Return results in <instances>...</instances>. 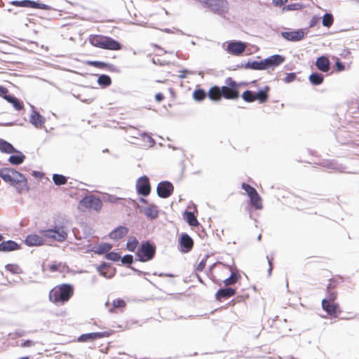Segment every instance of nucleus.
<instances>
[{
	"instance_id": "3",
	"label": "nucleus",
	"mask_w": 359,
	"mask_h": 359,
	"mask_svg": "<svg viewBox=\"0 0 359 359\" xmlns=\"http://www.w3.org/2000/svg\"><path fill=\"white\" fill-rule=\"evenodd\" d=\"M337 298L334 293H330L322 300L323 309L332 318H337L341 313L339 304L335 302Z\"/></svg>"
},
{
	"instance_id": "53",
	"label": "nucleus",
	"mask_w": 359,
	"mask_h": 359,
	"mask_svg": "<svg viewBox=\"0 0 359 359\" xmlns=\"http://www.w3.org/2000/svg\"><path fill=\"white\" fill-rule=\"evenodd\" d=\"M34 345V342L32 340H26L25 341H23L22 343H21V344L20 345V347H22V348H26V347H31V346H33Z\"/></svg>"
},
{
	"instance_id": "27",
	"label": "nucleus",
	"mask_w": 359,
	"mask_h": 359,
	"mask_svg": "<svg viewBox=\"0 0 359 359\" xmlns=\"http://www.w3.org/2000/svg\"><path fill=\"white\" fill-rule=\"evenodd\" d=\"M229 275V276L224 278L222 281L226 286L235 284L241 278V275L232 269Z\"/></svg>"
},
{
	"instance_id": "62",
	"label": "nucleus",
	"mask_w": 359,
	"mask_h": 359,
	"mask_svg": "<svg viewBox=\"0 0 359 359\" xmlns=\"http://www.w3.org/2000/svg\"><path fill=\"white\" fill-rule=\"evenodd\" d=\"M249 297V296L247 294L245 296H238L236 297V299L238 302H240L241 300H244L245 299H248Z\"/></svg>"
},
{
	"instance_id": "34",
	"label": "nucleus",
	"mask_w": 359,
	"mask_h": 359,
	"mask_svg": "<svg viewBox=\"0 0 359 359\" xmlns=\"http://www.w3.org/2000/svg\"><path fill=\"white\" fill-rule=\"evenodd\" d=\"M4 98L8 102L11 103L16 110H20L22 109V103L20 102L17 98L11 95H4Z\"/></svg>"
},
{
	"instance_id": "19",
	"label": "nucleus",
	"mask_w": 359,
	"mask_h": 359,
	"mask_svg": "<svg viewBox=\"0 0 359 359\" xmlns=\"http://www.w3.org/2000/svg\"><path fill=\"white\" fill-rule=\"evenodd\" d=\"M20 249V245L16 242L9 240L0 243V252H10Z\"/></svg>"
},
{
	"instance_id": "60",
	"label": "nucleus",
	"mask_w": 359,
	"mask_h": 359,
	"mask_svg": "<svg viewBox=\"0 0 359 359\" xmlns=\"http://www.w3.org/2000/svg\"><path fill=\"white\" fill-rule=\"evenodd\" d=\"M8 93V90L2 86H0V96L2 95H7L6 93Z\"/></svg>"
},
{
	"instance_id": "56",
	"label": "nucleus",
	"mask_w": 359,
	"mask_h": 359,
	"mask_svg": "<svg viewBox=\"0 0 359 359\" xmlns=\"http://www.w3.org/2000/svg\"><path fill=\"white\" fill-rule=\"evenodd\" d=\"M287 2V0H273L272 3L275 6H281L285 4Z\"/></svg>"
},
{
	"instance_id": "57",
	"label": "nucleus",
	"mask_w": 359,
	"mask_h": 359,
	"mask_svg": "<svg viewBox=\"0 0 359 359\" xmlns=\"http://www.w3.org/2000/svg\"><path fill=\"white\" fill-rule=\"evenodd\" d=\"M24 158H9L11 163L13 165H19L23 162Z\"/></svg>"
},
{
	"instance_id": "63",
	"label": "nucleus",
	"mask_w": 359,
	"mask_h": 359,
	"mask_svg": "<svg viewBox=\"0 0 359 359\" xmlns=\"http://www.w3.org/2000/svg\"><path fill=\"white\" fill-rule=\"evenodd\" d=\"M187 72H187V70H183V71H182V74H180V75L179 76H180V78H181V79H184V78H185V77H186V74H187Z\"/></svg>"
},
{
	"instance_id": "6",
	"label": "nucleus",
	"mask_w": 359,
	"mask_h": 359,
	"mask_svg": "<svg viewBox=\"0 0 359 359\" xmlns=\"http://www.w3.org/2000/svg\"><path fill=\"white\" fill-rule=\"evenodd\" d=\"M102 201L94 196H87L83 197L79 203L78 208L82 212L87 210L100 211L102 208Z\"/></svg>"
},
{
	"instance_id": "39",
	"label": "nucleus",
	"mask_w": 359,
	"mask_h": 359,
	"mask_svg": "<svg viewBox=\"0 0 359 359\" xmlns=\"http://www.w3.org/2000/svg\"><path fill=\"white\" fill-rule=\"evenodd\" d=\"M53 180L56 185H63L65 184L67 182V178L62 175L59 174H54L53 175Z\"/></svg>"
},
{
	"instance_id": "36",
	"label": "nucleus",
	"mask_w": 359,
	"mask_h": 359,
	"mask_svg": "<svg viewBox=\"0 0 359 359\" xmlns=\"http://www.w3.org/2000/svg\"><path fill=\"white\" fill-rule=\"evenodd\" d=\"M5 269L13 274H20L22 272L20 266L16 264H8L5 266Z\"/></svg>"
},
{
	"instance_id": "61",
	"label": "nucleus",
	"mask_w": 359,
	"mask_h": 359,
	"mask_svg": "<svg viewBox=\"0 0 359 359\" xmlns=\"http://www.w3.org/2000/svg\"><path fill=\"white\" fill-rule=\"evenodd\" d=\"M267 259H268V262H269V273H271V271H272V261H273V258L271 257L269 258V257H267Z\"/></svg>"
},
{
	"instance_id": "11",
	"label": "nucleus",
	"mask_w": 359,
	"mask_h": 359,
	"mask_svg": "<svg viewBox=\"0 0 359 359\" xmlns=\"http://www.w3.org/2000/svg\"><path fill=\"white\" fill-rule=\"evenodd\" d=\"M114 333L113 330H109L104 332H92L81 334L78 340L81 342H86L88 341H94L97 339L109 337Z\"/></svg>"
},
{
	"instance_id": "42",
	"label": "nucleus",
	"mask_w": 359,
	"mask_h": 359,
	"mask_svg": "<svg viewBox=\"0 0 359 359\" xmlns=\"http://www.w3.org/2000/svg\"><path fill=\"white\" fill-rule=\"evenodd\" d=\"M242 97L245 102H252L255 100V94L250 90H246L243 93Z\"/></svg>"
},
{
	"instance_id": "37",
	"label": "nucleus",
	"mask_w": 359,
	"mask_h": 359,
	"mask_svg": "<svg viewBox=\"0 0 359 359\" xmlns=\"http://www.w3.org/2000/svg\"><path fill=\"white\" fill-rule=\"evenodd\" d=\"M309 81L313 85H319L323 81V76L319 73H313L309 76Z\"/></svg>"
},
{
	"instance_id": "15",
	"label": "nucleus",
	"mask_w": 359,
	"mask_h": 359,
	"mask_svg": "<svg viewBox=\"0 0 359 359\" xmlns=\"http://www.w3.org/2000/svg\"><path fill=\"white\" fill-rule=\"evenodd\" d=\"M46 241V237L41 233V235L32 233L25 238V243L28 246H39L44 245Z\"/></svg>"
},
{
	"instance_id": "33",
	"label": "nucleus",
	"mask_w": 359,
	"mask_h": 359,
	"mask_svg": "<svg viewBox=\"0 0 359 359\" xmlns=\"http://www.w3.org/2000/svg\"><path fill=\"white\" fill-rule=\"evenodd\" d=\"M112 248V245L109 243H101L95 247L94 252L98 255H102L108 253V252Z\"/></svg>"
},
{
	"instance_id": "16",
	"label": "nucleus",
	"mask_w": 359,
	"mask_h": 359,
	"mask_svg": "<svg viewBox=\"0 0 359 359\" xmlns=\"http://www.w3.org/2000/svg\"><path fill=\"white\" fill-rule=\"evenodd\" d=\"M285 61V57L280 55H273L264 60L266 69H273Z\"/></svg>"
},
{
	"instance_id": "21",
	"label": "nucleus",
	"mask_w": 359,
	"mask_h": 359,
	"mask_svg": "<svg viewBox=\"0 0 359 359\" xmlns=\"http://www.w3.org/2000/svg\"><path fill=\"white\" fill-rule=\"evenodd\" d=\"M315 65L320 71L327 72L330 69V62L326 56H320L317 58Z\"/></svg>"
},
{
	"instance_id": "54",
	"label": "nucleus",
	"mask_w": 359,
	"mask_h": 359,
	"mask_svg": "<svg viewBox=\"0 0 359 359\" xmlns=\"http://www.w3.org/2000/svg\"><path fill=\"white\" fill-rule=\"evenodd\" d=\"M88 64L97 67H102L105 66V64L104 62L97 61H89L88 62Z\"/></svg>"
},
{
	"instance_id": "31",
	"label": "nucleus",
	"mask_w": 359,
	"mask_h": 359,
	"mask_svg": "<svg viewBox=\"0 0 359 359\" xmlns=\"http://www.w3.org/2000/svg\"><path fill=\"white\" fill-rule=\"evenodd\" d=\"M247 67L256 70L266 69L264 60L260 61L248 62L246 65Z\"/></svg>"
},
{
	"instance_id": "28",
	"label": "nucleus",
	"mask_w": 359,
	"mask_h": 359,
	"mask_svg": "<svg viewBox=\"0 0 359 359\" xmlns=\"http://www.w3.org/2000/svg\"><path fill=\"white\" fill-rule=\"evenodd\" d=\"M143 212L147 217L151 219H156L158 216V208L154 205H150L144 208Z\"/></svg>"
},
{
	"instance_id": "41",
	"label": "nucleus",
	"mask_w": 359,
	"mask_h": 359,
	"mask_svg": "<svg viewBox=\"0 0 359 359\" xmlns=\"http://www.w3.org/2000/svg\"><path fill=\"white\" fill-rule=\"evenodd\" d=\"M138 241L135 237H130L127 242V248L131 252H134L137 247Z\"/></svg>"
},
{
	"instance_id": "51",
	"label": "nucleus",
	"mask_w": 359,
	"mask_h": 359,
	"mask_svg": "<svg viewBox=\"0 0 359 359\" xmlns=\"http://www.w3.org/2000/svg\"><path fill=\"white\" fill-rule=\"evenodd\" d=\"M143 140L149 147H151L154 144V140L149 135H144L143 136Z\"/></svg>"
},
{
	"instance_id": "8",
	"label": "nucleus",
	"mask_w": 359,
	"mask_h": 359,
	"mask_svg": "<svg viewBox=\"0 0 359 359\" xmlns=\"http://www.w3.org/2000/svg\"><path fill=\"white\" fill-rule=\"evenodd\" d=\"M222 46L227 53L239 56L244 53L247 43L241 41L233 40L223 43Z\"/></svg>"
},
{
	"instance_id": "50",
	"label": "nucleus",
	"mask_w": 359,
	"mask_h": 359,
	"mask_svg": "<svg viewBox=\"0 0 359 359\" xmlns=\"http://www.w3.org/2000/svg\"><path fill=\"white\" fill-rule=\"evenodd\" d=\"M121 262L123 264H130L133 262V257L130 255H126L121 258Z\"/></svg>"
},
{
	"instance_id": "26",
	"label": "nucleus",
	"mask_w": 359,
	"mask_h": 359,
	"mask_svg": "<svg viewBox=\"0 0 359 359\" xmlns=\"http://www.w3.org/2000/svg\"><path fill=\"white\" fill-rule=\"evenodd\" d=\"M180 243L184 248V252L190 251L194 245L192 238L187 234H183L180 238Z\"/></svg>"
},
{
	"instance_id": "23",
	"label": "nucleus",
	"mask_w": 359,
	"mask_h": 359,
	"mask_svg": "<svg viewBox=\"0 0 359 359\" xmlns=\"http://www.w3.org/2000/svg\"><path fill=\"white\" fill-rule=\"evenodd\" d=\"M236 294V290L231 287H226L218 290L216 293L217 299L221 301L222 299L229 298Z\"/></svg>"
},
{
	"instance_id": "29",
	"label": "nucleus",
	"mask_w": 359,
	"mask_h": 359,
	"mask_svg": "<svg viewBox=\"0 0 359 359\" xmlns=\"http://www.w3.org/2000/svg\"><path fill=\"white\" fill-rule=\"evenodd\" d=\"M184 218L191 226H198L199 225L196 217L191 212H184Z\"/></svg>"
},
{
	"instance_id": "46",
	"label": "nucleus",
	"mask_w": 359,
	"mask_h": 359,
	"mask_svg": "<svg viewBox=\"0 0 359 359\" xmlns=\"http://www.w3.org/2000/svg\"><path fill=\"white\" fill-rule=\"evenodd\" d=\"M255 94V100H258L260 103H263L266 101L268 98V95L264 91H259L257 93Z\"/></svg>"
},
{
	"instance_id": "25",
	"label": "nucleus",
	"mask_w": 359,
	"mask_h": 359,
	"mask_svg": "<svg viewBox=\"0 0 359 359\" xmlns=\"http://www.w3.org/2000/svg\"><path fill=\"white\" fill-rule=\"evenodd\" d=\"M342 280L341 278H332L329 280V283L326 288V295H329L330 293H334L337 297V292L336 288L338 287L339 283Z\"/></svg>"
},
{
	"instance_id": "1",
	"label": "nucleus",
	"mask_w": 359,
	"mask_h": 359,
	"mask_svg": "<svg viewBox=\"0 0 359 359\" xmlns=\"http://www.w3.org/2000/svg\"><path fill=\"white\" fill-rule=\"evenodd\" d=\"M226 84L228 86H222V88L214 86L211 88L208 93L210 99L213 101H219L222 97L228 100L238 99L239 96L238 92V84L230 78L228 79Z\"/></svg>"
},
{
	"instance_id": "32",
	"label": "nucleus",
	"mask_w": 359,
	"mask_h": 359,
	"mask_svg": "<svg viewBox=\"0 0 359 359\" xmlns=\"http://www.w3.org/2000/svg\"><path fill=\"white\" fill-rule=\"evenodd\" d=\"M126 306V302L122 299H116L112 302V307L109 309L111 313H115L116 309L125 308Z\"/></svg>"
},
{
	"instance_id": "18",
	"label": "nucleus",
	"mask_w": 359,
	"mask_h": 359,
	"mask_svg": "<svg viewBox=\"0 0 359 359\" xmlns=\"http://www.w3.org/2000/svg\"><path fill=\"white\" fill-rule=\"evenodd\" d=\"M100 48L118 50L121 48V46L116 41L111 38L104 36Z\"/></svg>"
},
{
	"instance_id": "22",
	"label": "nucleus",
	"mask_w": 359,
	"mask_h": 359,
	"mask_svg": "<svg viewBox=\"0 0 359 359\" xmlns=\"http://www.w3.org/2000/svg\"><path fill=\"white\" fill-rule=\"evenodd\" d=\"M128 233L127 227L119 226L109 233V237L113 240H118L125 237Z\"/></svg>"
},
{
	"instance_id": "30",
	"label": "nucleus",
	"mask_w": 359,
	"mask_h": 359,
	"mask_svg": "<svg viewBox=\"0 0 359 359\" xmlns=\"http://www.w3.org/2000/svg\"><path fill=\"white\" fill-rule=\"evenodd\" d=\"M251 204L253 207H255L257 210H260L262 208V201L260 196L256 191V193L253 194V195H250V196Z\"/></svg>"
},
{
	"instance_id": "59",
	"label": "nucleus",
	"mask_w": 359,
	"mask_h": 359,
	"mask_svg": "<svg viewBox=\"0 0 359 359\" xmlns=\"http://www.w3.org/2000/svg\"><path fill=\"white\" fill-rule=\"evenodd\" d=\"M163 97H163V94H161V93H157V94L155 95V100H156V102H161V101L163 100Z\"/></svg>"
},
{
	"instance_id": "14",
	"label": "nucleus",
	"mask_w": 359,
	"mask_h": 359,
	"mask_svg": "<svg viewBox=\"0 0 359 359\" xmlns=\"http://www.w3.org/2000/svg\"><path fill=\"white\" fill-rule=\"evenodd\" d=\"M174 187L170 182H162L157 186V194L161 198H166L173 192Z\"/></svg>"
},
{
	"instance_id": "64",
	"label": "nucleus",
	"mask_w": 359,
	"mask_h": 359,
	"mask_svg": "<svg viewBox=\"0 0 359 359\" xmlns=\"http://www.w3.org/2000/svg\"><path fill=\"white\" fill-rule=\"evenodd\" d=\"M13 335H15L16 337H18L23 336V334L22 333L15 332V333L13 334Z\"/></svg>"
},
{
	"instance_id": "49",
	"label": "nucleus",
	"mask_w": 359,
	"mask_h": 359,
	"mask_svg": "<svg viewBox=\"0 0 359 359\" xmlns=\"http://www.w3.org/2000/svg\"><path fill=\"white\" fill-rule=\"evenodd\" d=\"M62 267L61 263L53 262L49 266V270L51 272L60 271Z\"/></svg>"
},
{
	"instance_id": "35",
	"label": "nucleus",
	"mask_w": 359,
	"mask_h": 359,
	"mask_svg": "<svg viewBox=\"0 0 359 359\" xmlns=\"http://www.w3.org/2000/svg\"><path fill=\"white\" fill-rule=\"evenodd\" d=\"M104 36L101 35H93L89 38L90 43L95 47L100 48L102 43V41L104 39Z\"/></svg>"
},
{
	"instance_id": "2",
	"label": "nucleus",
	"mask_w": 359,
	"mask_h": 359,
	"mask_svg": "<svg viewBox=\"0 0 359 359\" xmlns=\"http://www.w3.org/2000/svg\"><path fill=\"white\" fill-rule=\"evenodd\" d=\"M74 288L68 283L58 285L52 288L48 294L49 300L54 304H65L74 295Z\"/></svg>"
},
{
	"instance_id": "45",
	"label": "nucleus",
	"mask_w": 359,
	"mask_h": 359,
	"mask_svg": "<svg viewBox=\"0 0 359 359\" xmlns=\"http://www.w3.org/2000/svg\"><path fill=\"white\" fill-rule=\"evenodd\" d=\"M193 97H194V100H196L197 101H201L205 98V93L202 90H197L194 92Z\"/></svg>"
},
{
	"instance_id": "47",
	"label": "nucleus",
	"mask_w": 359,
	"mask_h": 359,
	"mask_svg": "<svg viewBox=\"0 0 359 359\" xmlns=\"http://www.w3.org/2000/svg\"><path fill=\"white\" fill-rule=\"evenodd\" d=\"M242 188L245 191L248 196H250V195H253V194L256 193L257 191V190L254 187L246 183L242 184Z\"/></svg>"
},
{
	"instance_id": "38",
	"label": "nucleus",
	"mask_w": 359,
	"mask_h": 359,
	"mask_svg": "<svg viewBox=\"0 0 359 359\" xmlns=\"http://www.w3.org/2000/svg\"><path fill=\"white\" fill-rule=\"evenodd\" d=\"M303 4L299 3H294L285 6L282 11L283 12L290 11H298L303 8Z\"/></svg>"
},
{
	"instance_id": "7",
	"label": "nucleus",
	"mask_w": 359,
	"mask_h": 359,
	"mask_svg": "<svg viewBox=\"0 0 359 359\" xmlns=\"http://www.w3.org/2000/svg\"><path fill=\"white\" fill-rule=\"evenodd\" d=\"M156 253V247L149 241L142 243L136 252V256L140 262H146L152 259Z\"/></svg>"
},
{
	"instance_id": "17",
	"label": "nucleus",
	"mask_w": 359,
	"mask_h": 359,
	"mask_svg": "<svg viewBox=\"0 0 359 359\" xmlns=\"http://www.w3.org/2000/svg\"><path fill=\"white\" fill-rule=\"evenodd\" d=\"M0 151L4 152L8 154H11L13 153H16L18 154H21V153L15 149V148L8 143V142L0 139ZM10 157H25L24 155H18V156H11Z\"/></svg>"
},
{
	"instance_id": "10",
	"label": "nucleus",
	"mask_w": 359,
	"mask_h": 359,
	"mask_svg": "<svg viewBox=\"0 0 359 359\" xmlns=\"http://www.w3.org/2000/svg\"><path fill=\"white\" fill-rule=\"evenodd\" d=\"M202 3L205 6L218 13H224L227 9L226 0H205L203 1Z\"/></svg>"
},
{
	"instance_id": "52",
	"label": "nucleus",
	"mask_w": 359,
	"mask_h": 359,
	"mask_svg": "<svg viewBox=\"0 0 359 359\" xmlns=\"http://www.w3.org/2000/svg\"><path fill=\"white\" fill-rule=\"evenodd\" d=\"M296 78V75L294 73L287 74L286 76L284 79V81L285 83H290L293 81Z\"/></svg>"
},
{
	"instance_id": "5",
	"label": "nucleus",
	"mask_w": 359,
	"mask_h": 359,
	"mask_svg": "<svg viewBox=\"0 0 359 359\" xmlns=\"http://www.w3.org/2000/svg\"><path fill=\"white\" fill-rule=\"evenodd\" d=\"M231 271L230 266L222 263L215 264L210 271V276L213 282L219 284Z\"/></svg>"
},
{
	"instance_id": "48",
	"label": "nucleus",
	"mask_w": 359,
	"mask_h": 359,
	"mask_svg": "<svg viewBox=\"0 0 359 359\" xmlns=\"http://www.w3.org/2000/svg\"><path fill=\"white\" fill-rule=\"evenodd\" d=\"M97 269L101 275L106 276V277L111 276H107L108 271L110 269V266L109 265H107L106 264H102L97 268Z\"/></svg>"
},
{
	"instance_id": "40",
	"label": "nucleus",
	"mask_w": 359,
	"mask_h": 359,
	"mask_svg": "<svg viewBox=\"0 0 359 359\" xmlns=\"http://www.w3.org/2000/svg\"><path fill=\"white\" fill-rule=\"evenodd\" d=\"M97 83L100 86H109L111 83V80L109 76L105 75V74H102L98 77Z\"/></svg>"
},
{
	"instance_id": "43",
	"label": "nucleus",
	"mask_w": 359,
	"mask_h": 359,
	"mask_svg": "<svg viewBox=\"0 0 359 359\" xmlns=\"http://www.w3.org/2000/svg\"><path fill=\"white\" fill-rule=\"evenodd\" d=\"M333 23V16L330 13H326L323 18V25L330 27Z\"/></svg>"
},
{
	"instance_id": "4",
	"label": "nucleus",
	"mask_w": 359,
	"mask_h": 359,
	"mask_svg": "<svg viewBox=\"0 0 359 359\" xmlns=\"http://www.w3.org/2000/svg\"><path fill=\"white\" fill-rule=\"evenodd\" d=\"M40 233L48 240L60 243L66 241L68 236L67 228L64 226H55L53 229L41 230Z\"/></svg>"
},
{
	"instance_id": "9",
	"label": "nucleus",
	"mask_w": 359,
	"mask_h": 359,
	"mask_svg": "<svg viewBox=\"0 0 359 359\" xmlns=\"http://www.w3.org/2000/svg\"><path fill=\"white\" fill-rule=\"evenodd\" d=\"M0 177L5 182L10 183H18L25 180L24 176L19 172L8 168L0 169Z\"/></svg>"
},
{
	"instance_id": "12",
	"label": "nucleus",
	"mask_w": 359,
	"mask_h": 359,
	"mask_svg": "<svg viewBox=\"0 0 359 359\" xmlns=\"http://www.w3.org/2000/svg\"><path fill=\"white\" fill-rule=\"evenodd\" d=\"M136 188L139 194L144 196H148L151 191L149 178L146 176L139 178L137 181Z\"/></svg>"
},
{
	"instance_id": "20",
	"label": "nucleus",
	"mask_w": 359,
	"mask_h": 359,
	"mask_svg": "<svg viewBox=\"0 0 359 359\" xmlns=\"http://www.w3.org/2000/svg\"><path fill=\"white\" fill-rule=\"evenodd\" d=\"M13 4L15 5H18V6H20L40 8V9H43V10H47L49 8L48 6H47L46 4H40V3L35 2V1H32L29 0H25V1H15V2H13Z\"/></svg>"
},
{
	"instance_id": "55",
	"label": "nucleus",
	"mask_w": 359,
	"mask_h": 359,
	"mask_svg": "<svg viewBox=\"0 0 359 359\" xmlns=\"http://www.w3.org/2000/svg\"><path fill=\"white\" fill-rule=\"evenodd\" d=\"M335 65H336L337 69L339 72H341L345 69L344 65L339 62V60L338 58H337Z\"/></svg>"
},
{
	"instance_id": "44",
	"label": "nucleus",
	"mask_w": 359,
	"mask_h": 359,
	"mask_svg": "<svg viewBox=\"0 0 359 359\" xmlns=\"http://www.w3.org/2000/svg\"><path fill=\"white\" fill-rule=\"evenodd\" d=\"M106 259L113 261V262H117L121 259V256L118 253L115 252H108L105 255Z\"/></svg>"
},
{
	"instance_id": "13",
	"label": "nucleus",
	"mask_w": 359,
	"mask_h": 359,
	"mask_svg": "<svg viewBox=\"0 0 359 359\" xmlns=\"http://www.w3.org/2000/svg\"><path fill=\"white\" fill-rule=\"evenodd\" d=\"M307 32L304 29H299L294 31L283 32L282 36L284 39L290 41H299L302 40Z\"/></svg>"
},
{
	"instance_id": "24",
	"label": "nucleus",
	"mask_w": 359,
	"mask_h": 359,
	"mask_svg": "<svg viewBox=\"0 0 359 359\" xmlns=\"http://www.w3.org/2000/svg\"><path fill=\"white\" fill-rule=\"evenodd\" d=\"M30 123L36 128H42L45 123V118L36 111H33L30 116Z\"/></svg>"
},
{
	"instance_id": "58",
	"label": "nucleus",
	"mask_w": 359,
	"mask_h": 359,
	"mask_svg": "<svg viewBox=\"0 0 359 359\" xmlns=\"http://www.w3.org/2000/svg\"><path fill=\"white\" fill-rule=\"evenodd\" d=\"M206 262L205 260H202L197 266L196 270L198 271H202L205 267Z\"/></svg>"
}]
</instances>
